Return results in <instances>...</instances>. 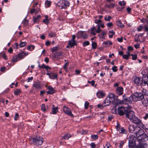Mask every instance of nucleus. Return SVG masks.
I'll return each mask as SVG.
<instances>
[{"mask_svg": "<svg viewBox=\"0 0 148 148\" xmlns=\"http://www.w3.org/2000/svg\"><path fill=\"white\" fill-rule=\"evenodd\" d=\"M34 144L38 146L41 145L44 142L43 138L40 136H36L30 139Z\"/></svg>", "mask_w": 148, "mask_h": 148, "instance_id": "nucleus-1", "label": "nucleus"}, {"mask_svg": "<svg viewBox=\"0 0 148 148\" xmlns=\"http://www.w3.org/2000/svg\"><path fill=\"white\" fill-rule=\"evenodd\" d=\"M145 94L143 92H134L133 95L134 97V101H141Z\"/></svg>", "mask_w": 148, "mask_h": 148, "instance_id": "nucleus-2", "label": "nucleus"}, {"mask_svg": "<svg viewBox=\"0 0 148 148\" xmlns=\"http://www.w3.org/2000/svg\"><path fill=\"white\" fill-rule=\"evenodd\" d=\"M69 3L68 1L62 0L60 1L57 5L59 7H61V9H66L67 7L69 6Z\"/></svg>", "mask_w": 148, "mask_h": 148, "instance_id": "nucleus-3", "label": "nucleus"}, {"mask_svg": "<svg viewBox=\"0 0 148 148\" xmlns=\"http://www.w3.org/2000/svg\"><path fill=\"white\" fill-rule=\"evenodd\" d=\"M144 97L141 101L143 106L147 107L148 106V93H145Z\"/></svg>", "mask_w": 148, "mask_h": 148, "instance_id": "nucleus-4", "label": "nucleus"}, {"mask_svg": "<svg viewBox=\"0 0 148 148\" xmlns=\"http://www.w3.org/2000/svg\"><path fill=\"white\" fill-rule=\"evenodd\" d=\"M128 110L123 107H121L118 108V113L120 116H123L124 114L126 115Z\"/></svg>", "mask_w": 148, "mask_h": 148, "instance_id": "nucleus-5", "label": "nucleus"}, {"mask_svg": "<svg viewBox=\"0 0 148 148\" xmlns=\"http://www.w3.org/2000/svg\"><path fill=\"white\" fill-rule=\"evenodd\" d=\"M138 127L134 125H130L128 127V129L130 132L134 133L135 134Z\"/></svg>", "mask_w": 148, "mask_h": 148, "instance_id": "nucleus-6", "label": "nucleus"}, {"mask_svg": "<svg viewBox=\"0 0 148 148\" xmlns=\"http://www.w3.org/2000/svg\"><path fill=\"white\" fill-rule=\"evenodd\" d=\"M126 113V117L131 121L135 116L134 112L132 111L128 110Z\"/></svg>", "mask_w": 148, "mask_h": 148, "instance_id": "nucleus-7", "label": "nucleus"}, {"mask_svg": "<svg viewBox=\"0 0 148 148\" xmlns=\"http://www.w3.org/2000/svg\"><path fill=\"white\" fill-rule=\"evenodd\" d=\"M134 83L136 85L143 86V83H142V78L139 77H137L135 78L134 80Z\"/></svg>", "mask_w": 148, "mask_h": 148, "instance_id": "nucleus-8", "label": "nucleus"}, {"mask_svg": "<svg viewBox=\"0 0 148 148\" xmlns=\"http://www.w3.org/2000/svg\"><path fill=\"white\" fill-rule=\"evenodd\" d=\"M77 36L78 38H82L83 39H87L88 35L84 31H80L77 33Z\"/></svg>", "mask_w": 148, "mask_h": 148, "instance_id": "nucleus-9", "label": "nucleus"}, {"mask_svg": "<svg viewBox=\"0 0 148 148\" xmlns=\"http://www.w3.org/2000/svg\"><path fill=\"white\" fill-rule=\"evenodd\" d=\"M131 121L139 126H142L143 125L140 120L136 116L131 120Z\"/></svg>", "mask_w": 148, "mask_h": 148, "instance_id": "nucleus-10", "label": "nucleus"}, {"mask_svg": "<svg viewBox=\"0 0 148 148\" xmlns=\"http://www.w3.org/2000/svg\"><path fill=\"white\" fill-rule=\"evenodd\" d=\"M137 131L135 132V134L136 135L137 138L139 137H140L143 134H145L144 131L143 130L141 129L140 127H138Z\"/></svg>", "mask_w": 148, "mask_h": 148, "instance_id": "nucleus-11", "label": "nucleus"}, {"mask_svg": "<svg viewBox=\"0 0 148 148\" xmlns=\"http://www.w3.org/2000/svg\"><path fill=\"white\" fill-rule=\"evenodd\" d=\"M138 141L141 142L145 141L148 140V136L146 134H144L142 135L140 137L137 138Z\"/></svg>", "mask_w": 148, "mask_h": 148, "instance_id": "nucleus-12", "label": "nucleus"}, {"mask_svg": "<svg viewBox=\"0 0 148 148\" xmlns=\"http://www.w3.org/2000/svg\"><path fill=\"white\" fill-rule=\"evenodd\" d=\"M108 97L109 98L111 102H112V103H113L115 100L117 99L118 96H116L113 93H111L109 94Z\"/></svg>", "mask_w": 148, "mask_h": 148, "instance_id": "nucleus-13", "label": "nucleus"}, {"mask_svg": "<svg viewBox=\"0 0 148 148\" xmlns=\"http://www.w3.org/2000/svg\"><path fill=\"white\" fill-rule=\"evenodd\" d=\"M101 22V20L100 19H96L95 21V23L97 24L98 26L97 30L96 29L97 33H99L101 31V29L100 28V25Z\"/></svg>", "mask_w": 148, "mask_h": 148, "instance_id": "nucleus-14", "label": "nucleus"}, {"mask_svg": "<svg viewBox=\"0 0 148 148\" xmlns=\"http://www.w3.org/2000/svg\"><path fill=\"white\" fill-rule=\"evenodd\" d=\"M63 111L65 114L68 115L70 116H73L71 112L70 109L65 106H64L63 107Z\"/></svg>", "mask_w": 148, "mask_h": 148, "instance_id": "nucleus-15", "label": "nucleus"}, {"mask_svg": "<svg viewBox=\"0 0 148 148\" xmlns=\"http://www.w3.org/2000/svg\"><path fill=\"white\" fill-rule=\"evenodd\" d=\"M28 53L25 52H23L17 55V57L19 58V60H21L27 56Z\"/></svg>", "mask_w": 148, "mask_h": 148, "instance_id": "nucleus-16", "label": "nucleus"}, {"mask_svg": "<svg viewBox=\"0 0 148 148\" xmlns=\"http://www.w3.org/2000/svg\"><path fill=\"white\" fill-rule=\"evenodd\" d=\"M123 88L121 86L118 87L116 89V93L119 95H121L123 94Z\"/></svg>", "mask_w": 148, "mask_h": 148, "instance_id": "nucleus-17", "label": "nucleus"}, {"mask_svg": "<svg viewBox=\"0 0 148 148\" xmlns=\"http://www.w3.org/2000/svg\"><path fill=\"white\" fill-rule=\"evenodd\" d=\"M134 97L133 94H132L130 97L127 98L125 104H127V103H132L133 101H134Z\"/></svg>", "mask_w": 148, "mask_h": 148, "instance_id": "nucleus-18", "label": "nucleus"}, {"mask_svg": "<svg viewBox=\"0 0 148 148\" xmlns=\"http://www.w3.org/2000/svg\"><path fill=\"white\" fill-rule=\"evenodd\" d=\"M140 21L143 23L147 24V25H145L144 27L145 31H148V19H141Z\"/></svg>", "mask_w": 148, "mask_h": 148, "instance_id": "nucleus-19", "label": "nucleus"}, {"mask_svg": "<svg viewBox=\"0 0 148 148\" xmlns=\"http://www.w3.org/2000/svg\"><path fill=\"white\" fill-rule=\"evenodd\" d=\"M47 89L49 91H47L48 94H53L55 92V90L51 86H49L47 87Z\"/></svg>", "mask_w": 148, "mask_h": 148, "instance_id": "nucleus-20", "label": "nucleus"}, {"mask_svg": "<svg viewBox=\"0 0 148 148\" xmlns=\"http://www.w3.org/2000/svg\"><path fill=\"white\" fill-rule=\"evenodd\" d=\"M112 103L111 102V101H110V99L109 97H107L106 99H105L104 101L103 102V105L104 104V106H106L109 105L110 104Z\"/></svg>", "mask_w": 148, "mask_h": 148, "instance_id": "nucleus-21", "label": "nucleus"}, {"mask_svg": "<svg viewBox=\"0 0 148 148\" xmlns=\"http://www.w3.org/2000/svg\"><path fill=\"white\" fill-rule=\"evenodd\" d=\"M143 83L144 85L147 84L148 86V75L142 77V83Z\"/></svg>", "mask_w": 148, "mask_h": 148, "instance_id": "nucleus-22", "label": "nucleus"}, {"mask_svg": "<svg viewBox=\"0 0 148 148\" xmlns=\"http://www.w3.org/2000/svg\"><path fill=\"white\" fill-rule=\"evenodd\" d=\"M136 140V138L134 135H130L128 138V141L129 142H135Z\"/></svg>", "mask_w": 148, "mask_h": 148, "instance_id": "nucleus-23", "label": "nucleus"}, {"mask_svg": "<svg viewBox=\"0 0 148 148\" xmlns=\"http://www.w3.org/2000/svg\"><path fill=\"white\" fill-rule=\"evenodd\" d=\"M105 95L104 93L101 91H99L97 93V95L99 98H102Z\"/></svg>", "mask_w": 148, "mask_h": 148, "instance_id": "nucleus-24", "label": "nucleus"}, {"mask_svg": "<svg viewBox=\"0 0 148 148\" xmlns=\"http://www.w3.org/2000/svg\"><path fill=\"white\" fill-rule=\"evenodd\" d=\"M136 143L135 142H129L128 143L129 148H135Z\"/></svg>", "mask_w": 148, "mask_h": 148, "instance_id": "nucleus-25", "label": "nucleus"}, {"mask_svg": "<svg viewBox=\"0 0 148 148\" xmlns=\"http://www.w3.org/2000/svg\"><path fill=\"white\" fill-rule=\"evenodd\" d=\"M76 42V41H74L71 40L69 41L68 45L70 46L71 48L74 46L76 45L77 43Z\"/></svg>", "mask_w": 148, "mask_h": 148, "instance_id": "nucleus-26", "label": "nucleus"}, {"mask_svg": "<svg viewBox=\"0 0 148 148\" xmlns=\"http://www.w3.org/2000/svg\"><path fill=\"white\" fill-rule=\"evenodd\" d=\"M135 148H145V144L141 142L136 145Z\"/></svg>", "mask_w": 148, "mask_h": 148, "instance_id": "nucleus-27", "label": "nucleus"}, {"mask_svg": "<svg viewBox=\"0 0 148 148\" xmlns=\"http://www.w3.org/2000/svg\"><path fill=\"white\" fill-rule=\"evenodd\" d=\"M114 103H115L116 105L126 103L124 102H123V100H120L119 99H118V97L117 98V99L115 100L114 101Z\"/></svg>", "mask_w": 148, "mask_h": 148, "instance_id": "nucleus-28", "label": "nucleus"}, {"mask_svg": "<svg viewBox=\"0 0 148 148\" xmlns=\"http://www.w3.org/2000/svg\"><path fill=\"white\" fill-rule=\"evenodd\" d=\"M71 137V135L67 133L64 135V136H62L61 137V139L68 140Z\"/></svg>", "mask_w": 148, "mask_h": 148, "instance_id": "nucleus-29", "label": "nucleus"}, {"mask_svg": "<svg viewBox=\"0 0 148 148\" xmlns=\"http://www.w3.org/2000/svg\"><path fill=\"white\" fill-rule=\"evenodd\" d=\"M33 86L36 88L39 89L41 88L40 84L39 81L36 82L34 84Z\"/></svg>", "mask_w": 148, "mask_h": 148, "instance_id": "nucleus-30", "label": "nucleus"}, {"mask_svg": "<svg viewBox=\"0 0 148 148\" xmlns=\"http://www.w3.org/2000/svg\"><path fill=\"white\" fill-rule=\"evenodd\" d=\"M96 33V29L95 27H93L91 29L90 33L93 35H95Z\"/></svg>", "mask_w": 148, "mask_h": 148, "instance_id": "nucleus-31", "label": "nucleus"}, {"mask_svg": "<svg viewBox=\"0 0 148 148\" xmlns=\"http://www.w3.org/2000/svg\"><path fill=\"white\" fill-rule=\"evenodd\" d=\"M57 77L58 75L57 74L51 73L49 78L51 79H57Z\"/></svg>", "mask_w": 148, "mask_h": 148, "instance_id": "nucleus-32", "label": "nucleus"}, {"mask_svg": "<svg viewBox=\"0 0 148 148\" xmlns=\"http://www.w3.org/2000/svg\"><path fill=\"white\" fill-rule=\"evenodd\" d=\"M142 73L143 75V77L147 76L148 75V69H144L142 71Z\"/></svg>", "mask_w": 148, "mask_h": 148, "instance_id": "nucleus-33", "label": "nucleus"}, {"mask_svg": "<svg viewBox=\"0 0 148 148\" xmlns=\"http://www.w3.org/2000/svg\"><path fill=\"white\" fill-rule=\"evenodd\" d=\"M103 45H105V47H107L109 46L110 45H111L112 44V42L109 41H104L103 43Z\"/></svg>", "mask_w": 148, "mask_h": 148, "instance_id": "nucleus-34", "label": "nucleus"}, {"mask_svg": "<svg viewBox=\"0 0 148 148\" xmlns=\"http://www.w3.org/2000/svg\"><path fill=\"white\" fill-rule=\"evenodd\" d=\"M130 56V53L128 52H127V54H125L123 55V59L127 60L129 59Z\"/></svg>", "mask_w": 148, "mask_h": 148, "instance_id": "nucleus-35", "label": "nucleus"}, {"mask_svg": "<svg viewBox=\"0 0 148 148\" xmlns=\"http://www.w3.org/2000/svg\"><path fill=\"white\" fill-rule=\"evenodd\" d=\"M143 118L145 120H148V113L145 112L143 114Z\"/></svg>", "mask_w": 148, "mask_h": 148, "instance_id": "nucleus-36", "label": "nucleus"}, {"mask_svg": "<svg viewBox=\"0 0 148 148\" xmlns=\"http://www.w3.org/2000/svg\"><path fill=\"white\" fill-rule=\"evenodd\" d=\"M116 24L118 26L121 27H124L123 24L119 20H118L116 21Z\"/></svg>", "mask_w": 148, "mask_h": 148, "instance_id": "nucleus-37", "label": "nucleus"}, {"mask_svg": "<svg viewBox=\"0 0 148 148\" xmlns=\"http://www.w3.org/2000/svg\"><path fill=\"white\" fill-rule=\"evenodd\" d=\"M127 131L123 128L122 127L119 131V133L122 134H126L127 133Z\"/></svg>", "mask_w": 148, "mask_h": 148, "instance_id": "nucleus-38", "label": "nucleus"}, {"mask_svg": "<svg viewBox=\"0 0 148 148\" xmlns=\"http://www.w3.org/2000/svg\"><path fill=\"white\" fill-rule=\"evenodd\" d=\"M62 53L61 51L56 52L53 54L54 56H58L62 55Z\"/></svg>", "mask_w": 148, "mask_h": 148, "instance_id": "nucleus-39", "label": "nucleus"}, {"mask_svg": "<svg viewBox=\"0 0 148 148\" xmlns=\"http://www.w3.org/2000/svg\"><path fill=\"white\" fill-rule=\"evenodd\" d=\"M58 111V108L55 107L53 108L52 110V113L53 114H56Z\"/></svg>", "mask_w": 148, "mask_h": 148, "instance_id": "nucleus-40", "label": "nucleus"}, {"mask_svg": "<svg viewBox=\"0 0 148 148\" xmlns=\"http://www.w3.org/2000/svg\"><path fill=\"white\" fill-rule=\"evenodd\" d=\"M21 92V90L19 89H16L14 91V94L15 95H18Z\"/></svg>", "mask_w": 148, "mask_h": 148, "instance_id": "nucleus-41", "label": "nucleus"}, {"mask_svg": "<svg viewBox=\"0 0 148 148\" xmlns=\"http://www.w3.org/2000/svg\"><path fill=\"white\" fill-rule=\"evenodd\" d=\"M115 4L114 3H111L109 5H106V7L109 8H113L114 7Z\"/></svg>", "mask_w": 148, "mask_h": 148, "instance_id": "nucleus-42", "label": "nucleus"}, {"mask_svg": "<svg viewBox=\"0 0 148 148\" xmlns=\"http://www.w3.org/2000/svg\"><path fill=\"white\" fill-rule=\"evenodd\" d=\"M22 23L25 26H26L28 25V21L27 19H24Z\"/></svg>", "mask_w": 148, "mask_h": 148, "instance_id": "nucleus-43", "label": "nucleus"}, {"mask_svg": "<svg viewBox=\"0 0 148 148\" xmlns=\"http://www.w3.org/2000/svg\"><path fill=\"white\" fill-rule=\"evenodd\" d=\"M27 43L26 42H21L19 44L20 47H23L26 45Z\"/></svg>", "mask_w": 148, "mask_h": 148, "instance_id": "nucleus-44", "label": "nucleus"}, {"mask_svg": "<svg viewBox=\"0 0 148 148\" xmlns=\"http://www.w3.org/2000/svg\"><path fill=\"white\" fill-rule=\"evenodd\" d=\"M58 50V47H53L51 49V52H54L56 51H57Z\"/></svg>", "mask_w": 148, "mask_h": 148, "instance_id": "nucleus-45", "label": "nucleus"}, {"mask_svg": "<svg viewBox=\"0 0 148 148\" xmlns=\"http://www.w3.org/2000/svg\"><path fill=\"white\" fill-rule=\"evenodd\" d=\"M92 49H95L97 47V44L96 42H93L92 43Z\"/></svg>", "mask_w": 148, "mask_h": 148, "instance_id": "nucleus-46", "label": "nucleus"}, {"mask_svg": "<svg viewBox=\"0 0 148 148\" xmlns=\"http://www.w3.org/2000/svg\"><path fill=\"white\" fill-rule=\"evenodd\" d=\"M35 48V46L34 45H31L28 46L27 49L28 50H32L34 49Z\"/></svg>", "mask_w": 148, "mask_h": 148, "instance_id": "nucleus-47", "label": "nucleus"}, {"mask_svg": "<svg viewBox=\"0 0 148 148\" xmlns=\"http://www.w3.org/2000/svg\"><path fill=\"white\" fill-rule=\"evenodd\" d=\"M90 43L88 41H84L83 44V45L84 47H85L86 46L88 45H89Z\"/></svg>", "mask_w": 148, "mask_h": 148, "instance_id": "nucleus-48", "label": "nucleus"}, {"mask_svg": "<svg viewBox=\"0 0 148 148\" xmlns=\"http://www.w3.org/2000/svg\"><path fill=\"white\" fill-rule=\"evenodd\" d=\"M91 138L94 140H97L98 138V136L96 135H92L91 136Z\"/></svg>", "mask_w": 148, "mask_h": 148, "instance_id": "nucleus-49", "label": "nucleus"}, {"mask_svg": "<svg viewBox=\"0 0 148 148\" xmlns=\"http://www.w3.org/2000/svg\"><path fill=\"white\" fill-rule=\"evenodd\" d=\"M125 143V140H123L121 142L119 146L120 148H122L123 144Z\"/></svg>", "mask_w": 148, "mask_h": 148, "instance_id": "nucleus-50", "label": "nucleus"}, {"mask_svg": "<svg viewBox=\"0 0 148 148\" xmlns=\"http://www.w3.org/2000/svg\"><path fill=\"white\" fill-rule=\"evenodd\" d=\"M50 19H44L42 22L46 24H48L49 23Z\"/></svg>", "mask_w": 148, "mask_h": 148, "instance_id": "nucleus-51", "label": "nucleus"}, {"mask_svg": "<svg viewBox=\"0 0 148 148\" xmlns=\"http://www.w3.org/2000/svg\"><path fill=\"white\" fill-rule=\"evenodd\" d=\"M126 3L124 1H120L119 3V4L121 6L124 5L126 4Z\"/></svg>", "mask_w": 148, "mask_h": 148, "instance_id": "nucleus-52", "label": "nucleus"}, {"mask_svg": "<svg viewBox=\"0 0 148 148\" xmlns=\"http://www.w3.org/2000/svg\"><path fill=\"white\" fill-rule=\"evenodd\" d=\"M132 56V59L134 60H136L137 58V55L136 54H132L130 55Z\"/></svg>", "mask_w": 148, "mask_h": 148, "instance_id": "nucleus-53", "label": "nucleus"}, {"mask_svg": "<svg viewBox=\"0 0 148 148\" xmlns=\"http://www.w3.org/2000/svg\"><path fill=\"white\" fill-rule=\"evenodd\" d=\"M18 60H19V58L17 57V55L15 57L13 58L12 61L13 62H17Z\"/></svg>", "mask_w": 148, "mask_h": 148, "instance_id": "nucleus-54", "label": "nucleus"}, {"mask_svg": "<svg viewBox=\"0 0 148 148\" xmlns=\"http://www.w3.org/2000/svg\"><path fill=\"white\" fill-rule=\"evenodd\" d=\"M116 129L117 131L119 132V131H120L121 128V126L117 124V125L116 126Z\"/></svg>", "mask_w": 148, "mask_h": 148, "instance_id": "nucleus-55", "label": "nucleus"}, {"mask_svg": "<svg viewBox=\"0 0 148 148\" xmlns=\"http://www.w3.org/2000/svg\"><path fill=\"white\" fill-rule=\"evenodd\" d=\"M123 99L122 100L123 101V102L125 103V101L126 102V101L127 100V97L126 95L125 94L123 95Z\"/></svg>", "mask_w": 148, "mask_h": 148, "instance_id": "nucleus-56", "label": "nucleus"}, {"mask_svg": "<svg viewBox=\"0 0 148 148\" xmlns=\"http://www.w3.org/2000/svg\"><path fill=\"white\" fill-rule=\"evenodd\" d=\"M112 70L114 72H116L117 70V67L116 66H114L112 68Z\"/></svg>", "mask_w": 148, "mask_h": 148, "instance_id": "nucleus-57", "label": "nucleus"}, {"mask_svg": "<svg viewBox=\"0 0 148 148\" xmlns=\"http://www.w3.org/2000/svg\"><path fill=\"white\" fill-rule=\"evenodd\" d=\"M41 110L44 112L46 111V109L45 108V104H42L41 107Z\"/></svg>", "mask_w": 148, "mask_h": 148, "instance_id": "nucleus-58", "label": "nucleus"}, {"mask_svg": "<svg viewBox=\"0 0 148 148\" xmlns=\"http://www.w3.org/2000/svg\"><path fill=\"white\" fill-rule=\"evenodd\" d=\"M51 2L48 0L46 1L45 2V4L47 5L48 7L51 5Z\"/></svg>", "mask_w": 148, "mask_h": 148, "instance_id": "nucleus-59", "label": "nucleus"}, {"mask_svg": "<svg viewBox=\"0 0 148 148\" xmlns=\"http://www.w3.org/2000/svg\"><path fill=\"white\" fill-rule=\"evenodd\" d=\"M89 105V103L87 101L85 102V108L86 109H87L88 108V106Z\"/></svg>", "mask_w": 148, "mask_h": 148, "instance_id": "nucleus-60", "label": "nucleus"}, {"mask_svg": "<svg viewBox=\"0 0 148 148\" xmlns=\"http://www.w3.org/2000/svg\"><path fill=\"white\" fill-rule=\"evenodd\" d=\"M113 116L112 115H109L108 116V121H111L113 118Z\"/></svg>", "mask_w": 148, "mask_h": 148, "instance_id": "nucleus-61", "label": "nucleus"}, {"mask_svg": "<svg viewBox=\"0 0 148 148\" xmlns=\"http://www.w3.org/2000/svg\"><path fill=\"white\" fill-rule=\"evenodd\" d=\"M90 146L92 148H95L96 145L94 143H92L90 144Z\"/></svg>", "mask_w": 148, "mask_h": 148, "instance_id": "nucleus-62", "label": "nucleus"}, {"mask_svg": "<svg viewBox=\"0 0 148 148\" xmlns=\"http://www.w3.org/2000/svg\"><path fill=\"white\" fill-rule=\"evenodd\" d=\"M33 79V77H28L27 79V82H31L32 81V80Z\"/></svg>", "mask_w": 148, "mask_h": 148, "instance_id": "nucleus-63", "label": "nucleus"}, {"mask_svg": "<svg viewBox=\"0 0 148 148\" xmlns=\"http://www.w3.org/2000/svg\"><path fill=\"white\" fill-rule=\"evenodd\" d=\"M110 146V144L109 143H107L104 148H109V147Z\"/></svg>", "mask_w": 148, "mask_h": 148, "instance_id": "nucleus-64", "label": "nucleus"}]
</instances>
